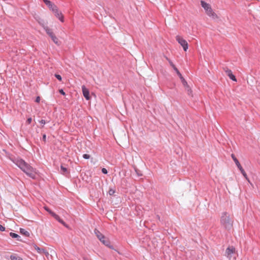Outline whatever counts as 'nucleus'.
<instances>
[{"label":"nucleus","instance_id":"nucleus-1","mask_svg":"<svg viewBox=\"0 0 260 260\" xmlns=\"http://www.w3.org/2000/svg\"><path fill=\"white\" fill-rule=\"evenodd\" d=\"M11 160L24 172L28 177L35 179L36 176L35 169L19 157H12Z\"/></svg>","mask_w":260,"mask_h":260},{"label":"nucleus","instance_id":"nucleus-2","mask_svg":"<svg viewBox=\"0 0 260 260\" xmlns=\"http://www.w3.org/2000/svg\"><path fill=\"white\" fill-rule=\"evenodd\" d=\"M220 222L224 228L227 230H230L233 226V220L230 218V215L226 212L222 213Z\"/></svg>","mask_w":260,"mask_h":260},{"label":"nucleus","instance_id":"nucleus-3","mask_svg":"<svg viewBox=\"0 0 260 260\" xmlns=\"http://www.w3.org/2000/svg\"><path fill=\"white\" fill-rule=\"evenodd\" d=\"M94 233L96 235L98 238L99 239V240L101 242H102L103 244L109 247H110V243L109 240L108 239H107L100 231H99L96 229H95Z\"/></svg>","mask_w":260,"mask_h":260},{"label":"nucleus","instance_id":"nucleus-4","mask_svg":"<svg viewBox=\"0 0 260 260\" xmlns=\"http://www.w3.org/2000/svg\"><path fill=\"white\" fill-rule=\"evenodd\" d=\"M201 4L202 7L205 10L207 14L209 16H212L213 18L214 16H216V15L213 12L212 9L209 4H207L204 1H201Z\"/></svg>","mask_w":260,"mask_h":260},{"label":"nucleus","instance_id":"nucleus-5","mask_svg":"<svg viewBox=\"0 0 260 260\" xmlns=\"http://www.w3.org/2000/svg\"><path fill=\"white\" fill-rule=\"evenodd\" d=\"M44 29L45 30L46 33L49 36V37L51 38L52 40L53 41V42L59 45V43L58 42V40L57 38V37L55 36L54 33L53 32L52 29L49 28L48 26H45L44 27Z\"/></svg>","mask_w":260,"mask_h":260},{"label":"nucleus","instance_id":"nucleus-6","mask_svg":"<svg viewBox=\"0 0 260 260\" xmlns=\"http://www.w3.org/2000/svg\"><path fill=\"white\" fill-rule=\"evenodd\" d=\"M231 156H232V158H233V160L235 162L237 167L240 170L241 173L242 174V175L244 176V177L247 180H248V177H247V174H246V172H245V171L244 170V169H243V168L241 166V165H240V164L239 160H238V159L236 157L235 155L233 154H232Z\"/></svg>","mask_w":260,"mask_h":260},{"label":"nucleus","instance_id":"nucleus-7","mask_svg":"<svg viewBox=\"0 0 260 260\" xmlns=\"http://www.w3.org/2000/svg\"><path fill=\"white\" fill-rule=\"evenodd\" d=\"M176 39L178 43L183 47L184 51H186L188 48L187 41L179 36H177Z\"/></svg>","mask_w":260,"mask_h":260},{"label":"nucleus","instance_id":"nucleus-8","mask_svg":"<svg viewBox=\"0 0 260 260\" xmlns=\"http://www.w3.org/2000/svg\"><path fill=\"white\" fill-rule=\"evenodd\" d=\"M52 12L54 13L55 16L58 18L61 22L64 21L63 16L62 13L58 11L57 7L54 9V10H53Z\"/></svg>","mask_w":260,"mask_h":260},{"label":"nucleus","instance_id":"nucleus-9","mask_svg":"<svg viewBox=\"0 0 260 260\" xmlns=\"http://www.w3.org/2000/svg\"><path fill=\"white\" fill-rule=\"evenodd\" d=\"M43 2L52 11L54 10V9L57 7V6L54 4L52 3L49 0H43Z\"/></svg>","mask_w":260,"mask_h":260},{"label":"nucleus","instance_id":"nucleus-10","mask_svg":"<svg viewBox=\"0 0 260 260\" xmlns=\"http://www.w3.org/2000/svg\"><path fill=\"white\" fill-rule=\"evenodd\" d=\"M82 90L84 98L87 100L90 99L89 91L87 88L85 87L84 85L82 86Z\"/></svg>","mask_w":260,"mask_h":260},{"label":"nucleus","instance_id":"nucleus-11","mask_svg":"<svg viewBox=\"0 0 260 260\" xmlns=\"http://www.w3.org/2000/svg\"><path fill=\"white\" fill-rule=\"evenodd\" d=\"M224 71H225V72L226 73V75L228 76H229V78L231 80H232L234 81H237L235 75H234L233 74V73H232V71L231 70L226 69H224Z\"/></svg>","mask_w":260,"mask_h":260},{"label":"nucleus","instance_id":"nucleus-12","mask_svg":"<svg viewBox=\"0 0 260 260\" xmlns=\"http://www.w3.org/2000/svg\"><path fill=\"white\" fill-rule=\"evenodd\" d=\"M50 214L56 219L59 222L62 224L63 225H65V222L63 221L62 219H61L60 217L57 215L56 213L53 212V211H50Z\"/></svg>","mask_w":260,"mask_h":260},{"label":"nucleus","instance_id":"nucleus-13","mask_svg":"<svg viewBox=\"0 0 260 260\" xmlns=\"http://www.w3.org/2000/svg\"><path fill=\"white\" fill-rule=\"evenodd\" d=\"M235 248L232 246L228 247L225 251L226 256L230 258L231 257V254L235 252Z\"/></svg>","mask_w":260,"mask_h":260},{"label":"nucleus","instance_id":"nucleus-14","mask_svg":"<svg viewBox=\"0 0 260 260\" xmlns=\"http://www.w3.org/2000/svg\"><path fill=\"white\" fill-rule=\"evenodd\" d=\"M177 74L178 75L180 79L181 80L182 83L184 86H186L187 85V82L185 81V80L184 79V78L182 77L181 74L180 73L178 70L176 71Z\"/></svg>","mask_w":260,"mask_h":260},{"label":"nucleus","instance_id":"nucleus-15","mask_svg":"<svg viewBox=\"0 0 260 260\" xmlns=\"http://www.w3.org/2000/svg\"><path fill=\"white\" fill-rule=\"evenodd\" d=\"M11 260H23V259L16 254H13L10 255Z\"/></svg>","mask_w":260,"mask_h":260},{"label":"nucleus","instance_id":"nucleus-16","mask_svg":"<svg viewBox=\"0 0 260 260\" xmlns=\"http://www.w3.org/2000/svg\"><path fill=\"white\" fill-rule=\"evenodd\" d=\"M60 172L63 175H66L67 174H69V172L68 171V169L66 167H64L63 166H61L60 167Z\"/></svg>","mask_w":260,"mask_h":260},{"label":"nucleus","instance_id":"nucleus-17","mask_svg":"<svg viewBox=\"0 0 260 260\" xmlns=\"http://www.w3.org/2000/svg\"><path fill=\"white\" fill-rule=\"evenodd\" d=\"M20 232L22 235H24L26 237L29 236V233L28 231H26L25 229H20Z\"/></svg>","mask_w":260,"mask_h":260},{"label":"nucleus","instance_id":"nucleus-18","mask_svg":"<svg viewBox=\"0 0 260 260\" xmlns=\"http://www.w3.org/2000/svg\"><path fill=\"white\" fill-rule=\"evenodd\" d=\"M184 86L185 87V89L187 91V94L189 95H191V94L192 93V90H191V88H190V87L188 85V84H187V85H186V86Z\"/></svg>","mask_w":260,"mask_h":260},{"label":"nucleus","instance_id":"nucleus-19","mask_svg":"<svg viewBox=\"0 0 260 260\" xmlns=\"http://www.w3.org/2000/svg\"><path fill=\"white\" fill-rule=\"evenodd\" d=\"M10 236L13 238H17L18 240H19L18 238H20L18 234L12 232L10 233Z\"/></svg>","mask_w":260,"mask_h":260},{"label":"nucleus","instance_id":"nucleus-20","mask_svg":"<svg viewBox=\"0 0 260 260\" xmlns=\"http://www.w3.org/2000/svg\"><path fill=\"white\" fill-rule=\"evenodd\" d=\"M35 249L37 250L39 253H42L45 252V250L43 248H40L37 245L35 246Z\"/></svg>","mask_w":260,"mask_h":260},{"label":"nucleus","instance_id":"nucleus-21","mask_svg":"<svg viewBox=\"0 0 260 260\" xmlns=\"http://www.w3.org/2000/svg\"><path fill=\"white\" fill-rule=\"evenodd\" d=\"M167 60L169 61V63L170 64V65L172 66V67L173 68V69L176 71H177V68L176 67V66L173 64V63L172 62V61H171L170 60H169L168 58H167Z\"/></svg>","mask_w":260,"mask_h":260},{"label":"nucleus","instance_id":"nucleus-22","mask_svg":"<svg viewBox=\"0 0 260 260\" xmlns=\"http://www.w3.org/2000/svg\"><path fill=\"white\" fill-rule=\"evenodd\" d=\"M135 171L136 174H137L138 176L140 177V176H142L143 175L142 172L140 170H139L138 169L135 168Z\"/></svg>","mask_w":260,"mask_h":260},{"label":"nucleus","instance_id":"nucleus-23","mask_svg":"<svg viewBox=\"0 0 260 260\" xmlns=\"http://www.w3.org/2000/svg\"><path fill=\"white\" fill-rule=\"evenodd\" d=\"M55 77L60 81H61L62 78L61 76L59 74H55Z\"/></svg>","mask_w":260,"mask_h":260},{"label":"nucleus","instance_id":"nucleus-24","mask_svg":"<svg viewBox=\"0 0 260 260\" xmlns=\"http://www.w3.org/2000/svg\"><path fill=\"white\" fill-rule=\"evenodd\" d=\"M83 157L84 159H87L90 158V155H89V154H84L83 155Z\"/></svg>","mask_w":260,"mask_h":260},{"label":"nucleus","instance_id":"nucleus-25","mask_svg":"<svg viewBox=\"0 0 260 260\" xmlns=\"http://www.w3.org/2000/svg\"><path fill=\"white\" fill-rule=\"evenodd\" d=\"M115 190L113 189H110L109 190V194L110 195V196H112L114 194V193H115Z\"/></svg>","mask_w":260,"mask_h":260},{"label":"nucleus","instance_id":"nucleus-26","mask_svg":"<svg viewBox=\"0 0 260 260\" xmlns=\"http://www.w3.org/2000/svg\"><path fill=\"white\" fill-rule=\"evenodd\" d=\"M102 172L103 174H107L108 173V171H107V169H105V168H103V169H102Z\"/></svg>","mask_w":260,"mask_h":260},{"label":"nucleus","instance_id":"nucleus-27","mask_svg":"<svg viewBox=\"0 0 260 260\" xmlns=\"http://www.w3.org/2000/svg\"><path fill=\"white\" fill-rule=\"evenodd\" d=\"M59 92L61 94L63 95L66 94L65 92H64V91H63V90L62 89H59Z\"/></svg>","mask_w":260,"mask_h":260},{"label":"nucleus","instance_id":"nucleus-28","mask_svg":"<svg viewBox=\"0 0 260 260\" xmlns=\"http://www.w3.org/2000/svg\"><path fill=\"white\" fill-rule=\"evenodd\" d=\"M32 121L31 118H28L26 120V123L28 124H30Z\"/></svg>","mask_w":260,"mask_h":260},{"label":"nucleus","instance_id":"nucleus-29","mask_svg":"<svg viewBox=\"0 0 260 260\" xmlns=\"http://www.w3.org/2000/svg\"><path fill=\"white\" fill-rule=\"evenodd\" d=\"M42 140L45 142L46 141V135L45 134L43 135Z\"/></svg>","mask_w":260,"mask_h":260},{"label":"nucleus","instance_id":"nucleus-30","mask_svg":"<svg viewBox=\"0 0 260 260\" xmlns=\"http://www.w3.org/2000/svg\"><path fill=\"white\" fill-rule=\"evenodd\" d=\"M5 230V228L2 225L0 224V231H4Z\"/></svg>","mask_w":260,"mask_h":260},{"label":"nucleus","instance_id":"nucleus-31","mask_svg":"<svg viewBox=\"0 0 260 260\" xmlns=\"http://www.w3.org/2000/svg\"><path fill=\"white\" fill-rule=\"evenodd\" d=\"M40 122L41 124H43V125L45 124V123H46V121H45V120H44V119H42L41 120H40Z\"/></svg>","mask_w":260,"mask_h":260},{"label":"nucleus","instance_id":"nucleus-32","mask_svg":"<svg viewBox=\"0 0 260 260\" xmlns=\"http://www.w3.org/2000/svg\"><path fill=\"white\" fill-rule=\"evenodd\" d=\"M35 101L37 103H39L40 101V96H37Z\"/></svg>","mask_w":260,"mask_h":260},{"label":"nucleus","instance_id":"nucleus-33","mask_svg":"<svg viewBox=\"0 0 260 260\" xmlns=\"http://www.w3.org/2000/svg\"><path fill=\"white\" fill-rule=\"evenodd\" d=\"M45 209L48 211L49 213L50 211H52L50 209H49L48 207H45Z\"/></svg>","mask_w":260,"mask_h":260},{"label":"nucleus","instance_id":"nucleus-34","mask_svg":"<svg viewBox=\"0 0 260 260\" xmlns=\"http://www.w3.org/2000/svg\"><path fill=\"white\" fill-rule=\"evenodd\" d=\"M156 217H157V218L159 220H160V216H159V215H157L156 216Z\"/></svg>","mask_w":260,"mask_h":260}]
</instances>
